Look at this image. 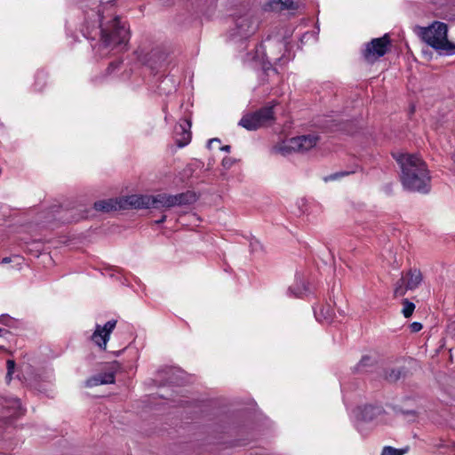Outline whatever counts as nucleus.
Instances as JSON below:
<instances>
[{
	"label": "nucleus",
	"mask_w": 455,
	"mask_h": 455,
	"mask_svg": "<svg viewBox=\"0 0 455 455\" xmlns=\"http://www.w3.org/2000/svg\"><path fill=\"white\" fill-rule=\"evenodd\" d=\"M88 4H92L97 9L92 13L85 11V19L92 20V26L100 28V46L108 49H115L117 46L126 45L130 39V30L126 22L122 21L118 16H115L107 23L103 22V16L100 10L101 0H85Z\"/></svg>",
	"instance_id": "nucleus-1"
},
{
	"label": "nucleus",
	"mask_w": 455,
	"mask_h": 455,
	"mask_svg": "<svg viewBox=\"0 0 455 455\" xmlns=\"http://www.w3.org/2000/svg\"><path fill=\"white\" fill-rule=\"evenodd\" d=\"M401 168V182L411 192L427 194L431 188V177L425 162L416 155H393Z\"/></svg>",
	"instance_id": "nucleus-2"
},
{
	"label": "nucleus",
	"mask_w": 455,
	"mask_h": 455,
	"mask_svg": "<svg viewBox=\"0 0 455 455\" xmlns=\"http://www.w3.org/2000/svg\"><path fill=\"white\" fill-rule=\"evenodd\" d=\"M419 30L421 39L440 54H455V44L448 40V26L444 22L434 21L428 27H419Z\"/></svg>",
	"instance_id": "nucleus-3"
},
{
	"label": "nucleus",
	"mask_w": 455,
	"mask_h": 455,
	"mask_svg": "<svg viewBox=\"0 0 455 455\" xmlns=\"http://www.w3.org/2000/svg\"><path fill=\"white\" fill-rule=\"evenodd\" d=\"M275 103L265 106L259 110L244 115L239 121V125L248 131H255L275 120Z\"/></svg>",
	"instance_id": "nucleus-4"
},
{
	"label": "nucleus",
	"mask_w": 455,
	"mask_h": 455,
	"mask_svg": "<svg viewBox=\"0 0 455 455\" xmlns=\"http://www.w3.org/2000/svg\"><path fill=\"white\" fill-rule=\"evenodd\" d=\"M390 46V37L387 34H385L383 36L373 38L365 44L362 50V56L366 62L374 63L388 52Z\"/></svg>",
	"instance_id": "nucleus-5"
},
{
	"label": "nucleus",
	"mask_w": 455,
	"mask_h": 455,
	"mask_svg": "<svg viewBox=\"0 0 455 455\" xmlns=\"http://www.w3.org/2000/svg\"><path fill=\"white\" fill-rule=\"evenodd\" d=\"M258 28V19L252 12H247L242 15L234 17L232 36L245 39L252 36L257 31Z\"/></svg>",
	"instance_id": "nucleus-6"
},
{
	"label": "nucleus",
	"mask_w": 455,
	"mask_h": 455,
	"mask_svg": "<svg viewBox=\"0 0 455 455\" xmlns=\"http://www.w3.org/2000/svg\"><path fill=\"white\" fill-rule=\"evenodd\" d=\"M317 141L318 137L311 134L293 137L283 141L279 147V151L283 155L304 153L313 148Z\"/></svg>",
	"instance_id": "nucleus-7"
},
{
	"label": "nucleus",
	"mask_w": 455,
	"mask_h": 455,
	"mask_svg": "<svg viewBox=\"0 0 455 455\" xmlns=\"http://www.w3.org/2000/svg\"><path fill=\"white\" fill-rule=\"evenodd\" d=\"M423 281V275L419 268H410L402 274L394 290L395 297L403 296L407 291L417 289Z\"/></svg>",
	"instance_id": "nucleus-8"
},
{
	"label": "nucleus",
	"mask_w": 455,
	"mask_h": 455,
	"mask_svg": "<svg viewBox=\"0 0 455 455\" xmlns=\"http://www.w3.org/2000/svg\"><path fill=\"white\" fill-rule=\"evenodd\" d=\"M25 409L18 398H3L0 400V427L11 419L22 416Z\"/></svg>",
	"instance_id": "nucleus-9"
},
{
	"label": "nucleus",
	"mask_w": 455,
	"mask_h": 455,
	"mask_svg": "<svg viewBox=\"0 0 455 455\" xmlns=\"http://www.w3.org/2000/svg\"><path fill=\"white\" fill-rule=\"evenodd\" d=\"M117 321H108L104 325L96 324L95 330L91 336V340L100 349L105 351L110 334L114 331Z\"/></svg>",
	"instance_id": "nucleus-10"
},
{
	"label": "nucleus",
	"mask_w": 455,
	"mask_h": 455,
	"mask_svg": "<svg viewBox=\"0 0 455 455\" xmlns=\"http://www.w3.org/2000/svg\"><path fill=\"white\" fill-rule=\"evenodd\" d=\"M120 198L122 210L150 208L151 196L132 195Z\"/></svg>",
	"instance_id": "nucleus-11"
},
{
	"label": "nucleus",
	"mask_w": 455,
	"mask_h": 455,
	"mask_svg": "<svg viewBox=\"0 0 455 455\" xmlns=\"http://www.w3.org/2000/svg\"><path fill=\"white\" fill-rule=\"evenodd\" d=\"M191 123L185 120L175 127V140L180 148L187 146L191 140Z\"/></svg>",
	"instance_id": "nucleus-12"
},
{
	"label": "nucleus",
	"mask_w": 455,
	"mask_h": 455,
	"mask_svg": "<svg viewBox=\"0 0 455 455\" xmlns=\"http://www.w3.org/2000/svg\"><path fill=\"white\" fill-rule=\"evenodd\" d=\"M93 207L97 212H101L122 210L121 198L100 200L94 203Z\"/></svg>",
	"instance_id": "nucleus-13"
},
{
	"label": "nucleus",
	"mask_w": 455,
	"mask_h": 455,
	"mask_svg": "<svg viewBox=\"0 0 455 455\" xmlns=\"http://www.w3.org/2000/svg\"><path fill=\"white\" fill-rule=\"evenodd\" d=\"M115 382V373L110 372H101L95 376L89 378L85 381V386L87 387H92L100 385L105 384H112Z\"/></svg>",
	"instance_id": "nucleus-14"
},
{
	"label": "nucleus",
	"mask_w": 455,
	"mask_h": 455,
	"mask_svg": "<svg viewBox=\"0 0 455 455\" xmlns=\"http://www.w3.org/2000/svg\"><path fill=\"white\" fill-rule=\"evenodd\" d=\"M172 204L174 206L189 205L196 202L198 199L196 194L194 191L188 190L183 193L177 195H172Z\"/></svg>",
	"instance_id": "nucleus-15"
},
{
	"label": "nucleus",
	"mask_w": 455,
	"mask_h": 455,
	"mask_svg": "<svg viewBox=\"0 0 455 455\" xmlns=\"http://www.w3.org/2000/svg\"><path fill=\"white\" fill-rule=\"evenodd\" d=\"M172 198V195L168 194H158L156 196H151L150 208L173 207Z\"/></svg>",
	"instance_id": "nucleus-16"
},
{
	"label": "nucleus",
	"mask_w": 455,
	"mask_h": 455,
	"mask_svg": "<svg viewBox=\"0 0 455 455\" xmlns=\"http://www.w3.org/2000/svg\"><path fill=\"white\" fill-rule=\"evenodd\" d=\"M268 8L272 11L295 10L293 0H268Z\"/></svg>",
	"instance_id": "nucleus-17"
},
{
	"label": "nucleus",
	"mask_w": 455,
	"mask_h": 455,
	"mask_svg": "<svg viewBox=\"0 0 455 455\" xmlns=\"http://www.w3.org/2000/svg\"><path fill=\"white\" fill-rule=\"evenodd\" d=\"M307 291L306 283L301 276L296 275L295 283L288 288V293L294 297H300Z\"/></svg>",
	"instance_id": "nucleus-18"
},
{
	"label": "nucleus",
	"mask_w": 455,
	"mask_h": 455,
	"mask_svg": "<svg viewBox=\"0 0 455 455\" xmlns=\"http://www.w3.org/2000/svg\"><path fill=\"white\" fill-rule=\"evenodd\" d=\"M48 79V73L40 69L37 70L35 76L34 88L36 91L41 92L45 87Z\"/></svg>",
	"instance_id": "nucleus-19"
},
{
	"label": "nucleus",
	"mask_w": 455,
	"mask_h": 455,
	"mask_svg": "<svg viewBox=\"0 0 455 455\" xmlns=\"http://www.w3.org/2000/svg\"><path fill=\"white\" fill-rule=\"evenodd\" d=\"M375 360L370 355H363L359 363L354 367V372L366 371L368 368L373 366Z\"/></svg>",
	"instance_id": "nucleus-20"
},
{
	"label": "nucleus",
	"mask_w": 455,
	"mask_h": 455,
	"mask_svg": "<svg viewBox=\"0 0 455 455\" xmlns=\"http://www.w3.org/2000/svg\"><path fill=\"white\" fill-rule=\"evenodd\" d=\"M402 371L400 369H389L385 371V379L389 382H395L401 378Z\"/></svg>",
	"instance_id": "nucleus-21"
},
{
	"label": "nucleus",
	"mask_w": 455,
	"mask_h": 455,
	"mask_svg": "<svg viewBox=\"0 0 455 455\" xmlns=\"http://www.w3.org/2000/svg\"><path fill=\"white\" fill-rule=\"evenodd\" d=\"M403 310L402 313L405 318H409L413 314L415 309L414 303L409 301L407 299H403Z\"/></svg>",
	"instance_id": "nucleus-22"
},
{
	"label": "nucleus",
	"mask_w": 455,
	"mask_h": 455,
	"mask_svg": "<svg viewBox=\"0 0 455 455\" xmlns=\"http://www.w3.org/2000/svg\"><path fill=\"white\" fill-rule=\"evenodd\" d=\"M315 315L316 319L321 322L323 320L330 321L332 314L329 307H327V308L322 307L320 309V312H316V311L315 312Z\"/></svg>",
	"instance_id": "nucleus-23"
},
{
	"label": "nucleus",
	"mask_w": 455,
	"mask_h": 455,
	"mask_svg": "<svg viewBox=\"0 0 455 455\" xmlns=\"http://www.w3.org/2000/svg\"><path fill=\"white\" fill-rule=\"evenodd\" d=\"M407 451L408 448L398 450L391 446H385L382 450L381 455H403Z\"/></svg>",
	"instance_id": "nucleus-24"
},
{
	"label": "nucleus",
	"mask_w": 455,
	"mask_h": 455,
	"mask_svg": "<svg viewBox=\"0 0 455 455\" xmlns=\"http://www.w3.org/2000/svg\"><path fill=\"white\" fill-rule=\"evenodd\" d=\"M351 173H355V171L338 172H335V173H332V174L329 175L328 177H325L324 180L325 181L335 180L340 179L342 177L347 176V175H349Z\"/></svg>",
	"instance_id": "nucleus-25"
},
{
	"label": "nucleus",
	"mask_w": 455,
	"mask_h": 455,
	"mask_svg": "<svg viewBox=\"0 0 455 455\" xmlns=\"http://www.w3.org/2000/svg\"><path fill=\"white\" fill-rule=\"evenodd\" d=\"M235 163V159L226 156L222 159L221 165L223 166L224 169L228 170L234 165Z\"/></svg>",
	"instance_id": "nucleus-26"
},
{
	"label": "nucleus",
	"mask_w": 455,
	"mask_h": 455,
	"mask_svg": "<svg viewBox=\"0 0 455 455\" xmlns=\"http://www.w3.org/2000/svg\"><path fill=\"white\" fill-rule=\"evenodd\" d=\"M15 368V362L13 360H8L7 361V374L6 379H11V376L14 371Z\"/></svg>",
	"instance_id": "nucleus-27"
},
{
	"label": "nucleus",
	"mask_w": 455,
	"mask_h": 455,
	"mask_svg": "<svg viewBox=\"0 0 455 455\" xmlns=\"http://www.w3.org/2000/svg\"><path fill=\"white\" fill-rule=\"evenodd\" d=\"M374 411V407H372L371 405H366L363 407V419L365 420L367 419H372V415L367 417V414L368 413H371L372 411Z\"/></svg>",
	"instance_id": "nucleus-28"
},
{
	"label": "nucleus",
	"mask_w": 455,
	"mask_h": 455,
	"mask_svg": "<svg viewBox=\"0 0 455 455\" xmlns=\"http://www.w3.org/2000/svg\"><path fill=\"white\" fill-rule=\"evenodd\" d=\"M422 324L419 322H413L411 324V331L412 332H418L421 329H422Z\"/></svg>",
	"instance_id": "nucleus-29"
},
{
	"label": "nucleus",
	"mask_w": 455,
	"mask_h": 455,
	"mask_svg": "<svg viewBox=\"0 0 455 455\" xmlns=\"http://www.w3.org/2000/svg\"><path fill=\"white\" fill-rule=\"evenodd\" d=\"M215 143V144H220V139H217V138H214V139H211L209 141H208V148H212V144Z\"/></svg>",
	"instance_id": "nucleus-30"
},
{
	"label": "nucleus",
	"mask_w": 455,
	"mask_h": 455,
	"mask_svg": "<svg viewBox=\"0 0 455 455\" xmlns=\"http://www.w3.org/2000/svg\"><path fill=\"white\" fill-rule=\"evenodd\" d=\"M230 149H231V147L229 145H225V146L220 148V150L221 151H225V152H229Z\"/></svg>",
	"instance_id": "nucleus-31"
},
{
	"label": "nucleus",
	"mask_w": 455,
	"mask_h": 455,
	"mask_svg": "<svg viewBox=\"0 0 455 455\" xmlns=\"http://www.w3.org/2000/svg\"><path fill=\"white\" fill-rule=\"evenodd\" d=\"M11 261H12V259L10 257H5L2 259L1 263L7 264V263H10Z\"/></svg>",
	"instance_id": "nucleus-32"
},
{
	"label": "nucleus",
	"mask_w": 455,
	"mask_h": 455,
	"mask_svg": "<svg viewBox=\"0 0 455 455\" xmlns=\"http://www.w3.org/2000/svg\"><path fill=\"white\" fill-rule=\"evenodd\" d=\"M165 219H166V216L163 215L161 219H159L158 220L156 221V223L161 224V223L164 222Z\"/></svg>",
	"instance_id": "nucleus-33"
},
{
	"label": "nucleus",
	"mask_w": 455,
	"mask_h": 455,
	"mask_svg": "<svg viewBox=\"0 0 455 455\" xmlns=\"http://www.w3.org/2000/svg\"><path fill=\"white\" fill-rule=\"evenodd\" d=\"M3 331L8 332L6 330L0 328V332H3Z\"/></svg>",
	"instance_id": "nucleus-34"
}]
</instances>
